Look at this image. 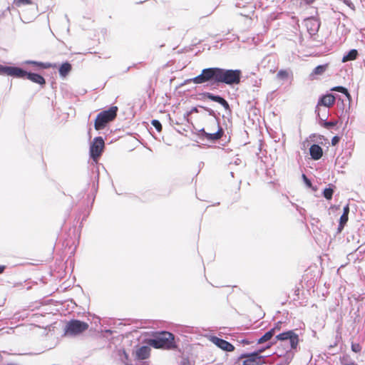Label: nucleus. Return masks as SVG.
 <instances>
[{"mask_svg":"<svg viewBox=\"0 0 365 365\" xmlns=\"http://www.w3.org/2000/svg\"><path fill=\"white\" fill-rule=\"evenodd\" d=\"M242 71L239 69H225L218 67L207 68L202 70L200 75L187 79L185 83L192 82L202 84L206 82L236 85L240 83Z\"/></svg>","mask_w":365,"mask_h":365,"instance_id":"obj_1","label":"nucleus"},{"mask_svg":"<svg viewBox=\"0 0 365 365\" xmlns=\"http://www.w3.org/2000/svg\"><path fill=\"white\" fill-rule=\"evenodd\" d=\"M276 339L284 344H289V347H287L289 349L286 351V354L284 356V359H285L284 365H287L292 359L294 355L292 350L296 349L298 346L299 341V336L294 330H289L277 334Z\"/></svg>","mask_w":365,"mask_h":365,"instance_id":"obj_2","label":"nucleus"},{"mask_svg":"<svg viewBox=\"0 0 365 365\" xmlns=\"http://www.w3.org/2000/svg\"><path fill=\"white\" fill-rule=\"evenodd\" d=\"M148 344L155 349H171L176 346L174 335L168 331L158 333L153 338L148 340Z\"/></svg>","mask_w":365,"mask_h":365,"instance_id":"obj_3","label":"nucleus"},{"mask_svg":"<svg viewBox=\"0 0 365 365\" xmlns=\"http://www.w3.org/2000/svg\"><path fill=\"white\" fill-rule=\"evenodd\" d=\"M118 110L117 106H111L108 110L100 112L95 120V129L99 130L105 128L108 123L116 118Z\"/></svg>","mask_w":365,"mask_h":365,"instance_id":"obj_4","label":"nucleus"},{"mask_svg":"<svg viewBox=\"0 0 365 365\" xmlns=\"http://www.w3.org/2000/svg\"><path fill=\"white\" fill-rule=\"evenodd\" d=\"M88 324L78 319H71L67 322L64 333L67 336H76L81 334L88 329Z\"/></svg>","mask_w":365,"mask_h":365,"instance_id":"obj_5","label":"nucleus"},{"mask_svg":"<svg viewBox=\"0 0 365 365\" xmlns=\"http://www.w3.org/2000/svg\"><path fill=\"white\" fill-rule=\"evenodd\" d=\"M267 356H257L256 353H243L238 358L237 361L242 360V365H262L265 364Z\"/></svg>","mask_w":365,"mask_h":365,"instance_id":"obj_6","label":"nucleus"},{"mask_svg":"<svg viewBox=\"0 0 365 365\" xmlns=\"http://www.w3.org/2000/svg\"><path fill=\"white\" fill-rule=\"evenodd\" d=\"M104 140L102 137H96L90 146V155L93 160H97L101 155L104 148Z\"/></svg>","mask_w":365,"mask_h":365,"instance_id":"obj_7","label":"nucleus"},{"mask_svg":"<svg viewBox=\"0 0 365 365\" xmlns=\"http://www.w3.org/2000/svg\"><path fill=\"white\" fill-rule=\"evenodd\" d=\"M19 78H26L41 86L46 84V80L41 75L36 73L28 72L22 68L21 72L19 76Z\"/></svg>","mask_w":365,"mask_h":365,"instance_id":"obj_8","label":"nucleus"},{"mask_svg":"<svg viewBox=\"0 0 365 365\" xmlns=\"http://www.w3.org/2000/svg\"><path fill=\"white\" fill-rule=\"evenodd\" d=\"M210 340L223 351L230 352L235 350V346L231 343L223 339L219 338L216 336H211Z\"/></svg>","mask_w":365,"mask_h":365,"instance_id":"obj_9","label":"nucleus"},{"mask_svg":"<svg viewBox=\"0 0 365 365\" xmlns=\"http://www.w3.org/2000/svg\"><path fill=\"white\" fill-rule=\"evenodd\" d=\"M21 68L16 66H8L0 64V75H6L19 78Z\"/></svg>","mask_w":365,"mask_h":365,"instance_id":"obj_10","label":"nucleus"},{"mask_svg":"<svg viewBox=\"0 0 365 365\" xmlns=\"http://www.w3.org/2000/svg\"><path fill=\"white\" fill-rule=\"evenodd\" d=\"M203 97H205L214 102L218 103L222 105L225 109H230V106L228 102L222 96L219 95H215L212 93L205 92L201 94Z\"/></svg>","mask_w":365,"mask_h":365,"instance_id":"obj_11","label":"nucleus"},{"mask_svg":"<svg viewBox=\"0 0 365 365\" xmlns=\"http://www.w3.org/2000/svg\"><path fill=\"white\" fill-rule=\"evenodd\" d=\"M334 102H335L334 96L331 93H328V94L322 96L319 99L317 106H319L320 108H322V106H324V108H329L331 106H333Z\"/></svg>","mask_w":365,"mask_h":365,"instance_id":"obj_12","label":"nucleus"},{"mask_svg":"<svg viewBox=\"0 0 365 365\" xmlns=\"http://www.w3.org/2000/svg\"><path fill=\"white\" fill-rule=\"evenodd\" d=\"M304 21L307 30L310 34H315L318 31L320 23L317 19L310 17L306 19Z\"/></svg>","mask_w":365,"mask_h":365,"instance_id":"obj_13","label":"nucleus"},{"mask_svg":"<svg viewBox=\"0 0 365 365\" xmlns=\"http://www.w3.org/2000/svg\"><path fill=\"white\" fill-rule=\"evenodd\" d=\"M218 129L216 132L210 133H207L205 139L207 140L210 142H215L216 140L220 139L224 134V130L222 127H220L219 122H217Z\"/></svg>","mask_w":365,"mask_h":365,"instance_id":"obj_14","label":"nucleus"},{"mask_svg":"<svg viewBox=\"0 0 365 365\" xmlns=\"http://www.w3.org/2000/svg\"><path fill=\"white\" fill-rule=\"evenodd\" d=\"M309 154L312 159L318 160L323 155V150L320 145L317 144H313L309 148Z\"/></svg>","mask_w":365,"mask_h":365,"instance_id":"obj_15","label":"nucleus"},{"mask_svg":"<svg viewBox=\"0 0 365 365\" xmlns=\"http://www.w3.org/2000/svg\"><path fill=\"white\" fill-rule=\"evenodd\" d=\"M150 348L148 346H142L136 351V357L139 360H145L149 358Z\"/></svg>","mask_w":365,"mask_h":365,"instance_id":"obj_16","label":"nucleus"},{"mask_svg":"<svg viewBox=\"0 0 365 365\" xmlns=\"http://www.w3.org/2000/svg\"><path fill=\"white\" fill-rule=\"evenodd\" d=\"M274 336L275 335L274 334V331L269 330L257 339V344H263L264 343L267 342V341H273V339H274Z\"/></svg>","mask_w":365,"mask_h":365,"instance_id":"obj_17","label":"nucleus"},{"mask_svg":"<svg viewBox=\"0 0 365 365\" xmlns=\"http://www.w3.org/2000/svg\"><path fill=\"white\" fill-rule=\"evenodd\" d=\"M350 30L346 26L345 24H339L336 34L339 36V38H343V41H345L346 36L349 34Z\"/></svg>","mask_w":365,"mask_h":365,"instance_id":"obj_18","label":"nucleus"},{"mask_svg":"<svg viewBox=\"0 0 365 365\" xmlns=\"http://www.w3.org/2000/svg\"><path fill=\"white\" fill-rule=\"evenodd\" d=\"M71 64L68 62H65L61 65L58 69L59 75L62 78H65L71 71Z\"/></svg>","mask_w":365,"mask_h":365,"instance_id":"obj_19","label":"nucleus"},{"mask_svg":"<svg viewBox=\"0 0 365 365\" xmlns=\"http://www.w3.org/2000/svg\"><path fill=\"white\" fill-rule=\"evenodd\" d=\"M315 112L317 113V116L319 120V123H322L328 118V110L326 108H320L319 106H317Z\"/></svg>","mask_w":365,"mask_h":365,"instance_id":"obj_20","label":"nucleus"},{"mask_svg":"<svg viewBox=\"0 0 365 365\" xmlns=\"http://www.w3.org/2000/svg\"><path fill=\"white\" fill-rule=\"evenodd\" d=\"M358 56V51L356 49L350 50L346 55L344 56L342 58V62H346L349 61H353Z\"/></svg>","mask_w":365,"mask_h":365,"instance_id":"obj_21","label":"nucleus"},{"mask_svg":"<svg viewBox=\"0 0 365 365\" xmlns=\"http://www.w3.org/2000/svg\"><path fill=\"white\" fill-rule=\"evenodd\" d=\"M24 63L36 66L42 69H47L51 67V64L50 63H43L35 61H26Z\"/></svg>","mask_w":365,"mask_h":365,"instance_id":"obj_22","label":"nucleus"},{"mask_svg":"<svg viewBox=\"0 0 365 365\" xmlns=\"http://www.w3.org/2000/svg\"><path fill=\"white\" fill-rule=\"evenodd\" d=\"M331 91H337V92L344 94L349 101H351V95L349 94L348 90L344 86H335V87L332 88L331 89Z\"/></svg>","mask_w":365,"mask_h":365,"instance_id":"obj_23","label":"nucleus"},{"mask_svg":"<svg viewBox=\"0 0 365 365\" xmlns=\"http://www.w3.org/2000/svg\"><path fill=\"white\" fill-rule=\"evenodd\" d=\"M327 68V64L319 65L314 68V69L312 72L311 75L312 76L322 75L326 71Z\"/></svg>","mask_w":365,"mask_h":365,"instance_id":"obj_24","label":"nucleus"},{"mask_svg":"<svg viewBox=\"0 0 365 365\" xmlns=\"http://www.w3.org/2000/svg\"><path fill=\"white\" fill-rule=\"evenodd\" d=\"M334 190L331 187H327L323 191V196L327 199L331 200L332 198Z\"/></svg>","mask_w":365,"mask_h":365,"instance_id":"obj_25","label":"nucleus"},{"mask_svg":"<svg viewBox=\"0 0 365 365\" xmlns=\"http://www.w3.org/2000/svg\"><path fill=\"white\" fill-rule=\"evenodd\" d=\"M336 123H337L336 121H333V120L327 121V120L320 123V124L327 129H331V128H334V126H336Z\"/></svg>","mask_w":365,"mask_h":365,"instance_id":"obj_26","label":"nucleus"},{"mask_svg":"<svg viewBox=\"0 0 365 365\" xmlns=\"http://www.w3.org/2000/svg\"><path fill=\"white\" fill-rule=\"evenodd\" d=\"M31 4L32 1L31 0H14V4L17 7Z\"/></svg>","mask_w":365,"mask_h":365,"instance_id":"obj_27","label":"nucleus"},{"mask_svg":"<svg viewBox=\"0 0 365 365\" xmlns=\"http://www.w3.org/2000/svg\"><path fill=\"white\" fill-rule=\"evenodd\" d=\"M199 107L206 110L210 115L213 116L216 119L217 123L219 122V118L217 117L215 112L212 109L202 106H199Z\"/></svg>","mask_w":365,"mask_h":365,"instance_id":"obj_28","label":"nucleus"},{"mask_svg":"<svg viewBox=\"0 0 365 365\" xmlns=\"http://www.w3.org/2000/svg\"><path fill=\"white\" fill-rule=\"evenodd\" d=\"M288 72L285 70H279L277 74V76L279 79L284 80L288 77Z\"/></svg>","mask_w":365,"mask_h":365,"instance_id":"obj_29","label":"nucleus"},{"mask_svg":"<svg viewBox=\"0 0 365 365\" xmlns=\"http://www.w3.org/2000/svg\"><path fill=\"white\" fill-rule=\"evenodd\" d=\"M151 124L155 127L157 131L160 132L162 130V125L158 120H152Z\"/></svg>","mask_w":365,"mask_h":365,"instance_id":"obj_30","label":"nucleus"},{"mask_svg":"<svg viewBox=\"0 0 365 365\" xmlns=\"http://www.w3.org/2000/svg\"><path fill=\"white\" fill-rule=\"evenodd\" d=\"M282 324V323L281 322H278L277 323L274 324V326L269 330H273L274 334L276 336L277 332L281 329Z\"/></svg>","mask_w":365,"mask_h":365,"instance_id":"obj_31","label":"nucleus"},{"mask_svg":"<svg viewBox=\"0 0 365 365\" xmlns=\"http://www.w3.org/2000/svg\"><path fill=\"white\" fill-rule=\"evenodd\" d=\"M351 350L355 353H359L361 350V346H360L359 344L352 343Z\"/></svg>","mask_w":365,"mask_h":365,"instance_id":"obj_32","label":"nucleus"},{"mask_svg":"<svg viewBox=\"0 0 365 365\" xmlns=\"http://www.w3.org/2000/svg\"><path fill=\"white\" fill-rule=\"evenodd\" d=\"M277 341L278 340L276 339V336H275L274 339H273V341H267V342L264 343L265 348L267 349L271 348L274 344H275L277 343Z\"/></svg>","mask_w":365,"mask_h":365,"instance_id":"obj_33","label":"nucleus"},{"mask_svg":"<svg viewBox=\"0 0 365 365\" xmlns=\"http://www.w3.org/2000/svg\"><path fill=\"white\" fill-rule=\"evenodd\" d=\"M349 220V215H345V214H342L339 219L340 224L346 225Z\"/></svg>","mask_w":365,"mask_h":365,"instance_id":"obj_34","label":"nucleus"},{"mask_svg":"<svg viewBox=\"0 0 365 365\" xmlns=\"http://www.w3.org/2000/svg\"><path fill=\"white\" fill-rule=\"evenodd\" d=\"M267 349L265 348L264 346L259 348L258 349L255 350V351H253V353H256L257 354V356H263L262 355H261V354L262 352H264Z\"/></svg>","mask_w":365,"mask_h":365,"instance_id":"obj_35","label":"nucleus"},{"mask_svg":"<svg viewBox=\"0 0 365 365\" xmlns=\"http://www.w3.org/2000/svg\"><path fill=\"white\" fill-rule=\"evenodd\" d=\"M206 133H207V132L205 130V129L201 128L198 130L197 135L200 137V138L204 140Z\"/></svg>","mask_w":365,"mask_h":365,"instance_id":"obj_36","label":"nucleus"},{"mask_svg":"<svg viewBox=\"0 0 365 365\" xmlns=\"http://www.w3.org/2000/svg\"><path fill=\"white\" fill-rule=\"evenodd\" d=\"M302 178H303V180L304 182V183L306 184V185H307L308 187H311L312 186V182L311 180L306 176V175L303 174L302 175Z\"/></svg>","mask_w":365,"mask_h":365,"instance_id":"obj_37","label":"nucleus"},{"mask_svg":"<svg viewBox=\"0 0 365 365\" xmlns=\"http://www.w3.org/2000/svg\"><path fill=\"white\" fill-rule=\"evenodd\" d=\"M299 5L302 6L304 4L306 5H310L314 2L315 0H299Z\"/></svg>","mask_w":365,"mask_h":365,"instance_id":"obj_38","label":"nucleus"},{"mask_svg":"<svg viewBox=\"0 0 365 365\" xmlns=\"http://www.w3.org/2000/svg\"><path fill=\"white\" fill-rule=\"evenodd\" d=\"M179 365H190V363L188 359L183 358Z\"/></svg>","mask_w":365,"mask_h":365,"instance_id":"obj_39","label":"nucleus"},{"mask_svg":"<svg viewBox=\"0 0 365 365\" xmlns=\"http://www.w3.org/2000/svg\"><path fill=\"white\" fill-rule=\"evenodd\" d=\"M349 206L347 204L346 205H345L344 207V208H343V213L342 214H345V215H349Z\"/></svg>","mask_w":365,"mask_h":365,"instance_id":"obj_40","label":"nucleus"},{"mask_svg":"<svg viewBox=\"0 0 365 365\" xmlns=\"http://www.w3.org/2000/svg\"><path fill=\"white\" fill-rule=\"evenodd\" d=\"M339 140V137L337 136H334L332 139H331V144L333 145H335Z\"/></svg>","mask_w":365,"mask_h":365,"instance_id":"obj_41","label":"nucleus"},{"mask_svg":"<svg viewBox=\"0 0 365 365\" xmlns=\"http://www.w3.org/2000/svg\"><path fill=\"white\" fill-rule=\"evenodd\" d=\"M344 226V224H340L339 222L337 228V233H340L343 230Z\"/></svg>","mask_w":365,"mask_h":365,"instance_id":"obj_42","label":"nucleus"},{"mask_svg":"<svg viewBox=\"0 0 365 365\" xmlns=\"http://www.w3.org/2000/svg\"><path fill=\"white\" fill-rule=\"evenodd\" d=\"M198 108H200V107H199V106H198L197 107H192V108H191V110H190V113H198V112H199V110H198Z\"/></svg>","mask_w":365,"mask_h":365,"instance_id":"obj_43","label":"nucleus"},{"mask_svg":"<svg viewBox=\"0 0 365 365\" xmlns=\"http://www.w3.org/2000/svg\"><path fill=\"white\" fill-rule=\"evenodd\" d=\"M240 343L242 344H250V341H248L247 339H243L240 341Z\"/></svg>","mask_w":365,"mask_h":365,"instance_id":"obj_44","label":"nucleus"},{"mask_svg":"<svg viewBox=\"0 0 365 365\" xmlns=\"http://www.w3.org/2000/svg\"><path fill=\"white\" fill-rule=\"evenodd\" d=\"M6 269L5 265H0V274L3 273Z\"/></svg>","mask_w":365,"mask_h":365,"instance_id":"obj_45","label":"nucleus"},{"mask_svg":"<svg viewBox=\"0 0 365 365\" xmlns=\"http://www.w3.org/2000/svg\"><path fill=\"white\" fill-rule=\"evenodd\" d=\"M123 358H124L125 360H128V354H127L125 351H123Z\"/></svg>","mask_w":365,"mask_h":365,"instance_id":"obj_46","label":"nucleus"},{"mask_svg":"<svg viewBox=\"0 0 365 365\" xmlns=\"http://www.w3.org/2000/svg\"><path fill=\"white\" fill-rule=\"evenodd\" d=\"M227 39L233 41L235 39V35L232 34L231 38H227Z\"/></svg>","mask_w":365,"mask_h":365,"instance_id":"obj_47","label":"nucleus"},{"mask_svg":"<svg viewBox=\"0 0 365 365\" xmlns=\"http://www.w3.org/2000/svg\"><path fill=\"white\" fill-rule=\"evenodd\" d=\"M296 207H297V210H299V213L302 214V210L303 209L302 208H299L298 205H296Z\"/></svg>","mask_w":365,"mask_h":365,"instance_id":"obj_48","label":"nucleus"},{"mask_svg":"<svg viewBox=\"0 0 365 365\" xmlns=\"http://www.w3.org/2000/svg\"><path fill=\"white\" fill-rule=\"evenodd\" d=\"M240 159H237V160H235V163L236 165H239V164H240Z\"/></svg>","mask_w":365,"mask_h":365,"instance_id":"obj_49","label":"nucleus"},{"mask_svg":"<svg viewBox=\"0 0 365 365\" xmlns=\"http://www.w3.org/2000/svg\"><path fill=\"white\" fill-rule=\"evenodd\" d=\"M345 365H356L354 362H351V363H349V364H346Z\"/></svg>","mask_w":365,"mask_h":365,"instance_id":"obj_50","label":"nucleus"},{"mask_svg":"<svg viewBox=\"0 0 365 365\" xmlns=\"http://www.w3.org/2000/svg\"><path fill=\"white\" fill-rule=\"evenodd\" d=\"M7 365H17V364H14V363H10V364H8Z\"/></svg>","mask_w":365,"mask_h":365,"instance_id":"obj_51","label":"nucleus"},{"mask_svg":"<svg viewBox=\"0 0 365 365\" xmlns=\"http://www.w3.org/2000/svg\"><path fill=\"white\" fill-rule=\"evenodd\" d=\"M342 16H344V19H347V16L346 15L342 14Z\"/></svg>","mask_w":365,"mask_h":365,"instance_id":"obj_52","label":"nucleus"},{"mask_svg":"<svg viewBox=\"0 0 365 365\" xmlns=\"http://www.w3.org/2000/svg\"><path fill=\"white\" fill-rule=\"evenodd\" d=\"M255 86H258V85H257V81H255Z\"/></svg>","mask_w":365,"mask_h":365,"instance_id":"obj_53","label":"nucleus"},{"mask_svg":"<svg viewBox=\"0 0 365 365\" xmlns=\"http://www.w3.org/2000/svg\"><path fill=\"white\" fill-rule=\"evenodd\" d=\"M282 354H277V356H282Z\"/></svg>","mask_w":365,"mask_h":365,"instance_id":"obj_54","label":"nucleus"}]
</instances>
